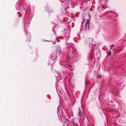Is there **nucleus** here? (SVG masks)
I'll return each instance as SVG.
<instances>
[{"label":"nucleus","mask_w":126,"mask_h":126,"mask_svg":"<svg viewBox=\"0 0 126 126\" xmlns=\"http://www.w3.org/2000/svg\"><path fill=\"white\" fill-rule=\"evenodd\" d=\"M90 23V22L89 20H88L86 23L85 30L86 29L87 26L88 27V29H89Z\"/></svg>","instance_id":"1"},{"label":"nucleus","mask_w":126,"mask_h":126,"mask_svg":"<svg viewBox=\"0 0 126 126\" xmlns=\"http://www.w3.org/2000/svg\"><path fill=\"white\" fill-rule=\"evenodd\" d=\"M80 108H79V113H78V115L79 116L80 115V114H81V113L80 112Z\"/></svg>","instance_id":"2"},{"label":"nucleus","mask_w":126,"mask_h":126,"mask_svg":"<svg viewBox=\"0 0 126 126\" xmlns=\"http://www.w3.org/2000/svg\"><path fill=\"white\" fill-rule=\"evenodd\" d=\"M111 54V52H110L108 54V55H110Z\"/></svg>","instance_id":"3"},{"label":"nucleus","mask_w":126,"mask_h":126,"mask_svg":"<svg viewBox=\"0 0 126 126\" xmlns=\"http://www.w3.org/2000/svg\"><path fill=\"white\" fill-rule=\"evenodd\" d=\"M98 76L99 77H101V76H100V75H99Z\"/></svg>","instance_id":"4"},{"label":"nucleus","mask_w":126,"mask_h":126,"mask_svg":"<svg viewBox=\"0 0 126 126\" xmlns=\"http://www.w3.org/2000/svg\"><path fill=\"white\" fill-rule=\"evenodd\" d=\"M55 42H53V44H55Z\"/></svg>","instance_id":"5"}]
</instances>
